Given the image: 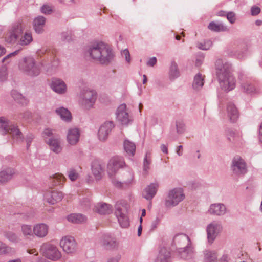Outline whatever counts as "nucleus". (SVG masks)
Masks as SVG:
<instances>
[{
	"instance_id": "f257e3e1",
	"label": "nucleus",
	"mask_w": 262,
	"mask_h": 262,
	"mask_svg": "<svg viewBox=\"0 0 262 262\" xmlns=\"http://www.w3.org/2000/svg\"><path fill=\"white\" fill-rule=\"evenodd\" d=\"M215 73L223 90L229 92L235 88L236 79L232 74V67L230 63L217 59L215 62Z\"/></svg>"
},
{
	"instance_id": "f03ea898",
	"label": "nucleus",
	"mask_w": 262,
	"mask_h": 262,
	"mask_svg": "<svg viewBox=\"0 0 262 262\" xmlns=\"http://www.w3.org/2000/svg\"><path fill=\"white\" fill-rule=\"evenodd\" d=\"M125 164L122 157L116 156L111 159L107 164V173L111 179L112 184L118 188H125L131 185L133 181V175L128 173V178L126 180L122 182L116 179L115 176L117 171L125 166Z\"/></svg>"
},
{
	"instance_id": "7ed1b4c3",
	"label": "nucleus",
	"mask_w": 262,
	"mask_h": 262,
	"mask_svg": "<svg viewBox=\"0 0 262 262\" xmlns=\"http://www.w3.org/2000/svg\"><path fill=\"white\" fill-rule=\"evenodd\" d=\"M87 53L94 60L103 64H107L113 59L114 54L107 45L103 43H95L89 47Z\"/></svg>"
},
{
	"instance_id": "20e7f679",
	"label": "nucleus",
	"mask_w": 262,
	"mask_h": 262,
	"mask_svg": "<svg viewBox=\"0 0 262 262\" xmlns=\"http://www.w3.org/2000/svg\"><path fill=\"white\" fill-rule=\"evenodd\" d=\"M173 244L177 248L178 252L184 259H190L194 257L193 248L191 246L189 237L184 234L176 235L173 239Z\"/></svg>"
},
{
	"instance_id": "39448f33",
	"label": "nucleus",
	"mask_w": 262,
	"mask_h": 262,
	"mask_svg": "<svg viewBox=\"0 0 262 262\" xmlns=\"http://www.w3.org/2000/svg\"><path fill=\"white\" fill-rule=\"evenodd\" d=\"M97 98V92L92 89L85 88L82 89L78 95V104L84 110L93 108Z\"/></svg>"
},
{
	"instance_id": "423d86ee",
	"label": "nucleus",
	"mask_w": 262,
	"mask_h": 262,
	"mask_svg": "<svg viewBox=\"0 0 262 262\" xmlns=\"http://www.w3.org/2000/svg\"><path fill=\"white\" fill-rule=\"evenodd\" d=\"M0 133L3 135L10 134L14 142L19 143L23 141L24 136L18 127L5 117H0Z\"/></svg>"
},
{
	"instance_id": "0eeeda50",
	"label": "nucleus",
	"mask_w": 262,
	"mask_h": 262,
	"mask_svg": "<svg viewBox=\"0 0 262 262\" xmlns=\"http://www.w3.org/2000/svg\"><path fill=\"white\" fill-rule=\"evenodd\" d=\"M19 70L26 75L35 77L40 74V69L36 65L35 59L32 57L23 59L19 64Z\"/></svg>"
},
{
	"instance_id": "6e6552de",
	"label": "nucleus",
	"mask_w": 262,
	"mask_h": 262,
	"mask_svg": "<svg viewBox=\"0 0 262 262\" xmlns=\"http://www.w3.org/2000/svg\"><path fill=\"white\" fill-rule=\"evenodd\" d=\"M185 198L184 189L181 187H176L170 190L165 201V205L168 208L177 206Z\"/></svg>"
},
{
	"instance_id": "1a4fd4ad",
	"label": "nucleus",
	"mask_w": 262,
	"mask_h": 262,
	"mask_svg": "<svg viewBox=\"0 0 262 262\" xmlns=\"http://www.w3.org/2000/svg\"><path fill=\"white\" fill-rule=\"evenodd\" d=\"M41 254L48 259L57 261L61 257L62 254L58 248L50 243H43L40 247Z\"/></svg>"
},
{
	"instance_id": "9d476101",
	"label": "nucleus",
	"mask_w": 262,
	"mask_h": 262,
	"mask_svg": "<svg viewBox=\"0 0 262 262\" xmlns=\"http://www.w3.org/2000/svg\"><path fill=\"white\" fill-rule=\"evenodd\" d=\"M231 170L236 176H242L247 172V165L244 160L239 156H235L232 160Z\"/></svg>"
},
{
	"instance_id": "9b49d317",
	"label": "nucleus",
	"mask_w": 262,
	"mask_h": 262,
	"mask_svg": "<svg viewBox=\"0 0 262 262\" xmlns=\"http://www.w3.org/2000/svg\"><path fill=\"white\" fill-rule=\"evenodd\" d=\"M116 115L117 121L123 126L130 124L133 120L125 104H122L118 106Z\"/></svg>"
},
{
	"instance_id": "f8f14e48",
	"label": "nucleus",
	"mask_w": 262,
	"mask_h": 262,
	"mask_svg": "<svg viewBox=\"0 0 262 262\" xmlns=\"http://www.w3.org/2000/svg\"><path fill=\"white\" fill-rule=\"evenodd\" d=\"M24 25L19 22L13 24L5 36V41L10 44H14L17 41L18 36L23 33Z\"/></svg>"
},
{
	"instance_id": "ddd939ff",
	"label": "nucleus",
	"mask_w": 262,
	"mask_h": 262,
	"mask_svg": "<svg viewBox=\"0 0 262 262\" xmlns=\"http://www.w3.org/2000/svg\"><path fill=\"white\" fill-rule=\"evenodd\" d=\"M115 207V214L120 225L123 228L127 227L129 225V223L124 204L121 202H117Z\"/></svg>"
},
{
	"instance_id": "4468645a",
	"label": "nucleus",
	"mask_w": 262,
	"mask_h": 262,
	"mask_svg": "<svg viewBox=\"0 0 262 262\" xmlns=\"http://www.w3.org/2000/svg\"><path fill=\"white\" fill-rule=\"evenodd\" d=\"M222 229L220 223L216 221H212L208 224L206 228L207 242L212 244L215 240Z\"/></svg>"
},
{
	"instance_id": "2eb2a0df",
	"label": "nucleus",
	"mask_w": 262,
	"mask_h": 262,
	"mask_svg": "<svg viewBox=\"0 0 262 262\" xmlns=\"http://www.w3.org/2000/svg\"><path fill=\"white\" fill-rule=\"evenodd\" d=\"M60 246L63 251L67 254H72L76 251V243L75 239L70 236L62 237L60 242Z\"/></svg>"
},
{
	"instance_id": "dca6fc26",
	"label": "nucleus",
	"mask_w": 262,
	"mask_h": 262,
	"mask_svg": "<svg viewBox=\"0 0 262 262\" xmlns=\"http://www.w3.org/2000/svg\"><path fill=\"white\" fill-rule=\"evenodd\" d=\"M63 198V193L57 190H47L44 194L45 200L51 205H54L61 201Z\"/></svg>"
},
{
	"instance_id": "f3484780",
	"label": "nucleus",
	"mask_w": 262,
	"mask_h": 262,
	"mask_svg": "<svg viewBox=\"0 0 262 262\" xmlns=\"http://www.w3.org/2000/svg\"><path fill=\"white\" fill-rule=\"evenodd\" d=\"M207 212L208 214L214 216H223L227 212V208L223 203H213L209 206Z\"/></svg>"
},
{
	"instance_id": "a211bd4d",
	"label": "nucleus",
	"mask_w": 262,
	"mask_h": 262,
	"mask_svg": "<svg viewBox=\"0 0 262 262\" xmlns=\"http://www.w3.org/2000/svg\"><path fill=\"white\" fill-rule=\"evenodd\" d=\"M80 137V131L77 127H71L67 130L66 140L71 146L76 145L79 142Z\"/></svg>"
},
{
	"instance_id": "6ab92c4d",
	"label": "nucleus",
	"mask_w": 262,
	"mask_h": 262,
	"mask_svg": "<svg viewBox=\"0 0 262 262\" xmlns=\"http://www.w3.org/2000/svg\"><path fill=\"white\" fill-rule=\"evenodd\" d=\"M114 126L113 122L111 121H107L103 123L98 133L99 139L102 141H105Z\"/></svg>"
},
{
	"instance_id": "aec40b11",
	"label": "nucleus",
	"mask_w": 262,
	"mask_h": 262,
	"mask_svg": "<svg viewBox=\"0 0 262 262\" xmlns=\"http://www.w3.org/2000/svg\"><path fill=\"white\" fill-rule=\"evenodd\" d=\"M49 148L53 152L58 154L61 152L62 147L61 146V141L60 137L58 136H54L49 138L46 141Z\"/></svg>"
},
{
	"instance_id": "412c9836",
	"label": "nucleus",
	"mask_w": 262,
	"mask_h": 262,
	"mask_svg": "<svg viewBox=\"0 0 262 262\" xmlns=\"http://www.w3.org/2000/svg\"><path fill=\"white\" fill-rule=\"evenodd\" d=\"M51 89L59 94H65L67 91V86L66 83L60 79L54 78L51 83Z\"/></svg>"
},
{
	"instance_id": "4be33fe9",
	"label": "nucleus",
	"mask_w": 262,
	"mask_h": 262,
	"mask_svg": "<svg viewBox=\"0 0 262 262\" xmlns=\"http://www.w3.org/2000/svg\"><path fill=\"white\" fill-rule=\"evenodd\" d=\"M159 188L157 182L151 183L147 185L142 192L143 198L147 200H151L155 196Z\"/></svg>"
},
{
	"instance_id": "5701e85b",
	"label": "nucleus",
	"mask_w": 262,
	"mask_h": 262,
	"mask_svg": "<svg viewBox=\"0 0 262 262\" xmlns=\"http://www.w3.org/2000/svg\"><path fill=\"white\" fill-rule=\"evenodd\" d=\"M49 226L45 223H37L33 226L34 235L38 238L46 237L49 231Z\"/></svg>"
},
{
	"instance_id": "b1692460",
	"label": "nucleus",
	"mask_w": 262,
	"mask_h": 262,
	"mask_svg": "<svg viewBox=\"0 0 262 262\" xmlns=\"http://www.w3.org/2000/svg\"><path fill=\"white\" fill-rule=\"evenodd\" d=\"M99 243L106 248L115 247L116 241L109 234H103L99 238Z\"/></svg>"
},
{
	"instance_id": "393cba45",
	"label": "nucleus",
	"mask_w": 262,
	"mask_h": 262,
	"mask_svg": "<svg viewBox=\"0 0 262 262\" xmlns=\"http://www.w3.org/2000/svg\"><path fill=\"white\" fill-rule=\"evenodd\" d=\"M16 173L13 168L7 167L0 171V183L4 184L10 181Z\"/></svg>"
},
{
	"instance_id": "a878e982",
	"label": "nucleus",
	"mask_w": 262,
	"mask_h": 262,
	"mask_svg": "<svg viewBox=\"0 0 262 262\" xmlns=\"http://www.w3.org/2000/svg\"><path fill=\"white\" fill-rule=\"evenodd\" d=\"M93 209L100 214H109L113 212L112 206L104 202L97 203Z\"/></svg>"
},
{
	"instance_id": "bb28decb",
	"label": "nucleus",
	"mask_w": 262,
	"mask_h": 262,
	"mask_svg": "<svg viewBox=\"0 0 262 262\" xmlns=\"http://www.w3.org/2000/svg\"><path fill=\"white\" fill-rule=\"evenodd\" d=\"M92 173L95 180L99 181L102 177L103 169L101 163L98 161H94L91 165Z\"/></svg>"
},
{
	"instance_id": "cd10ccee",
	"label": "nucleus",
	"mask_w": 262,
	"mask_h": 262,
	"mask_svg": "<svg viewBox=\"0 0 262 262\" xmlns=\"http://www.w3.org/2000/svg\"><path fill=\"white\" fill-rule=\"evenodd\" d=\"M46 19L42 16L35 17L33 20V28L36 33L41 34L44 31Z\"/></svg>"
},
{
	"instance_id": "c85d7f7f",
	"label": "nucleus",
	"mask_w": 262,
	"mask_h": 262,
	"mask_svg": "<svg viewBox=\"0 0 262 262\" xmlns=\"http://www.w3.org/2000/svg\"><path fill=\"white\" fill-rule=\"evenodd\" d=\"M227 116L230 120L232 122H236L239 117V113L237 108L234 104L229 103L227 107Z\"/></svg>"
},
{
	"instance_id": "c756f323",
	"label": "nucleus",
	"mask_w": 262,
	"mask_h": 262,
	"mask_svg": "<svg viewBox=\"0 0 262 262\" xmlns=\"http://www.w3.org/2000/svg\"><path fill=\"white\" fill-rule=\"evenodd\" d=\"M170 259V253L165 247L161 248L155 259V262H168Z\"/></svg>"
},
{
	"instance_id": "7c9ffc66",
	"label": "nucleus",
	"mask_w": 262,
	"mask_h": 262,
	"mask_svg": "<svg viewBox=\"0 0 262 262\" xmlns=\"http://www.w3.org/2000/svg\"><path fill=\"white\" fill-rule=\"evenodd\" d=\"M241 90L247 94H254L259 93V91L255 86L249 81H243L241 83Z\"/></svg>"
},
{
	"instance_id": "2f4dec72",
	"label": "nucleus",
	"mask_w": 262,
	"mask_h": 262,
	"mask_svg": "<svg viewBox=\"0 0 262 262\" xmlns=\"http://www.w3.org/2000/svg\"><path fill=\"white\" fill-rule=\"evenodd\" d=\"M68 221L73 224H81L84 222L86 218L80 213H71L67 217Z\"/></svg>"
},
{
	"instance_id": "473e14b6",
	"label": "nucleus",
	"mask_w": 262,
	"mask_h": 262,
	"mask_svg": "<svg viewBox=\"0 0 262 262\" xmlns=\"http://www.w3.org/2000/svg\"><path fill=\"white\" fill-rule=\"evenodd\" d=\"M16 250L14 248L8 246L6 244L0 241V256L5 255H12L15 254Z\"/></svg>"
},
{
	"instance_id": "72a5a7b5",
	"label": "nucleus",
	"mask_w": 262,
	"mask_h": 262,
	"mask_svg": "<svg viewBox=\"0 0 262 262\" xmlns=\"http://www.w3.org/2000/svg\"><path fill=\"white\" fill-rule=\"evenodd\" d=\"M56 113L59 115L61 119L66 121H70L72 119V116L71 113L68 110V109L60 107L56 110Z\"/></svg>"
},
{
	"instance_id": "f704fd0d",
	"label": "nucleus",
	"mask_w": 262,
	"mask_h": 262,
	"mask_svg": "<svg viewBox=\"0 0 262 262\" xmlns=\"http://www.w3.org/2000/svg\"><path fill=\"white\" fill-rule=\"evenodd\" d=\"M228 140L234 144L238 143L242 141L241 135L232 130H228L226 133Z\"/></svg>"
},
{
	"instance_id": "c9c22d12",
	"label": "nucleus",
	"mask_w": 262,
	"mask_h": 262,
	"mask_svg": "<svg viewBox=\"0 0 262 262\" xmlns=\"http://www.w3.org/2000/svg\"><path fill=\"white\" fill-rule=\"evenodd\" d=\"M204 85V78L200 74H197L194 77L192 84L193 89L195 91H199Z\"/></svg>"
},
{
	"instance_id": "e433bc0d",
	"label": "nucleus",
	"mask_w": 262,
	"mask_h": 262,
	"mask_svg": "<svg viewBox=\"0 0 262 262\" xmlns=\"http://www.w3.org/2000/svg\"><path fill=\"white\" fill-rule=\"evenodd\" d=\"M124 149L129 156H134L136 151L135 144L128 140H125L123 144Z\"/></svg>"
},
{
	"instance_id": "4c0bfd02",
	"label": "nucleus",
	"mask_w": 262,
	"mask_h": 262,
	"mask_svg": "<svg viewBox=\"0 0 262 262\" xmlns=\"http://www.w3.org/2000/svg\"><path fill=\"white\" fill-rule=\"evenodd\" d=\"M208 28L209 30L214 32L226 31L228 30L227 26L222 23L214 21L210 23Z\"/></svg>"
},
{
	"instance_id": "58836bf2",
	"label": "nucleus",
	"mask_w": 262,
	"mask_h": 262,
	"mask_svg": "<svg viewBox=\"0 0 262 262\" xmlns=\"http://www.w3.org/2000/svg\"><path fill=\"white\" fill-rule=\"evenodd\" d=\"M151 162L152 160L150 154L149 152H146L144 158L143 164V172L144 174L147 175L148 173Z\"/></svg>"
},
{
	"instance_id": "ea45409f",
	"label": "nucleus",
	"mask_w": 262,
	"mask_h": 262,
	"mask_svg": "<svg viewBox=\"0 0 262 262\" xmlns=\"http://www.w3.org/2000/svg\"><path fill=\"white\" fill-rule=\"evenodd\" d=\"M217 258V253L214 251L205 250L204 252V262H215Z\"/></svg>"
},
{
	"instance_id": "a19ab883",
	"label": "nucleus",
	"mask_w": 262,
	"mask_h": 262,
	"mask_svg": "<svg viewBox=\"0 0 262 262\" xmlns=\"http://www.w3.org/2000/svg\"><path fill=\"white\" fill-rule=\"evenodd\" d=\"M21 232L25 237H29L34 235L33 227L31 225L23 224L21 226Z\"/></svg>"
},
{
	"instance_id": "79ce46f5",
	"label": "nucleus",
	"mask_w": 262,
	"mask_h": 262,
	"mask_svg": "<svg viewBox=\"0 0 262 262\" xmlns=\"http://www.w3.org/2000/svg\"><path fill=\"white\" fill-rule=\"evenodd\" d=\"M33 40L31 33L26 32L18 40L17 43L20 46H25L30 44Z\"/></svg>"
},
{
	"instance_id": "37998d69",
	"label": "nucleus",
	"mask_w": 262,
	"mask_h": 262,
	"mask_svg": "<svg viewBox=\"0 0 262 262\" xmlns=\"http://www.w3.org/2000/svg\"><path fill=\"white\" fill-rule=\"evenodd\" d=\"M180 73L178 69L177 64L174 61L171 62L169 72V78L171 80H173L178 77Z\"/></svg>"
},
{
	"instance_id": "c03bdc74",
	"label": "nucleus",
	"mask_w": 262,
	"mask_h": 262,
	"mask_svg": "<svg viewBox=\"0 0 262 262\" xmlns=\"http://www.w3.org/2000/svg\"><path fill=\"white\" fill-rule=\"evenodd\" d=\"M248 54V48L245 47L242 49H239L235 51L233 54V56L238 59L242 60L246 58Z\"/></svg>"
},
{
	"instance_id": "a18cd8bd",
	"label": "nucleus",
	"mask_w": 262,
	"mask_h": 262,
	"mask_svg": "<svg viewBox=\"0 0 262 262\" xmlns=\"http://www.w3.org/2000/svg\"><path fill=\"white\" fill-rule=\"evenodd\" d=\"M66 180V178L61 173H56L53 177V185L58 186L62 185Z\"/></svg>"
},
{
	"instance_id": "49530a36",
	"label": "nucleus",
	"mask_w": 262,
	"mask_h": 262,
	"mask_svg": "<svg viewBox=\"0 0 262 262\" xmlns=\"http://www.w3.org/2000/svg\"><path fill=\"white\" fill-rule=\"evenodd\" d=\"M67 176L70 181L74 182L79 178V173L76 169L70 168L68 171Z\"/></svg>"
},
{
	"instance_id": "de8ad7c7",
	"label": "nucleus",
	"mask_w": 262,
	"mask_h": 262,
	"mask_svg": "<svg viewBox=\"0 0 262 262\" xmlns=\"http://www.w3.org/2000/svg\"><path fill=\"white\" fill-rule=\"evenodd\" d=\"M4 235L5 238L11 242L16 243L18 241V237L17 234L12 231L5 232Z\"/></svg>"
},
{
	"instance_id": "09e8293b",
	"label": "nucleus",
	"mask_w": 262,
	"mask_h": 262,
	"mask_svg": "<svg viewBox=\"0 0 262 262\" xmlns=\"http://www.w3.org/2000/svg\"><path fill=\"white\" fill-rule=\"evenodd\" d=\"M212 42L209 40H205L202 42H198L196 47L200 50H207L210 49L212 46Z\"/></svg>"
},
{
	"instance_id": "8fccbe9b",
	"label": "nucleus",
	"mask_w": 262,
	"mask_h": 262,
	"mask_svg": "<svg viewBox=\"0 0 262 262\" xmlns=\"http://www.w3.org/2000/svg\"><path fill=\"white\" fill-rule=\"evenodd\" d=\"M177 132L179 134L184 133L186 130L185 124L182 121H177L176 122Z\"/></svg>"
},
{
	"instance_id": "3c124183",
	"label": "nucleus",
	"mask_w": 262,
	"mask_h": 262,
	"mask_svg": "<svg viewBox=\"0 0 262 262\" xmlns=\"http://www.w3.org/2000/svg\"><path fill=\"white\" fill-rule=\"evenodd\" d=\"M11 96L13 98V99L17 101L19 103H23V100L24 99V97L23 95L18 92L16 91H12L11 92Z\"/></svg>"
},
{
	"instance_id": "603ef678",
	"label": "nucleus",
	"mask_w": 262,
	"mask_h": 262,
	"mask_svg": "<svg viewBox=\"0 0 262 262\" xmlns=\"http://www.w3.org/2000/svg\"><path fill=\"white\" fill-rule=\"evenodd\" d=\"M8 73L7 68L3 66L0 68V81H5L7 79Z\"/></svg>"
},
{
	"instance_id": "864d4df0",
	"label": "nucleus",
	"mask_w": 262,
	"mask_h": 262,
	"mask_svg": "<svg viewBox=\"0 0 262 262\" xmlns=\"http://www.w3.org/2000/svg\"><path fill=\"white\" fill-rule=\"evenodd\" d=\"M55 136L54 134L53 130L49 128H46L43 132V137L45 138L46 141L49 138Z\"/></svg>"
},
{
	"instance_id": "5fc2aeb1",
	"label": "nucleus",
	"mask_w": 262,
	"mask_h": 262,
	"mask_svg": "<svg viewBox=\"0 0 262 262\" xmlns=\"http://www.w3.org/2000/svg\"><path fill=\"white\" fill-rule=\"evenodd\" d=\"M80 204L83 209L86 210L90 207V200L86 198H83L82 200H80Z\"/></svg>"
},
{
	"instance_id": "6e6d98bb",
	"label": "nucleus",
	"mask_w": 262,
	"mask_h": 262,
	"mask_svg": "<svg viewBox=\"0 0 262 262\" xmlns=\"http://www.w3.org/2000/svg\"><path fill=\"white\" fill-rule=\"evenodd\" d=\"M41 12L45 14H50L53 11V7L49 5H43L40 8Z\"/></svg>"
},
{
	"instance_id": "4d7b16f0",
	"label": "nucleus",
	"mask_w": 262,
	"mask_h": 262,
	"mask_svg": "<svg viewBox=\"0 0 262 262\" xmlns=\"http://www.w3.org/2000/svg\"><path fill=\"white\" fill-rule=\"evenodd\" d=\"M121 55L125 59V61L129 63L130 62V53L128 49H126L121 52Z\"/></svg>"
},
{
	"instance_id": "13d9d810",
	"label": "nucleus",
	"mask_w": 262,
	"mask_h": 262,
	"mask_svg": "<svg viewBox=\"0 0 262 262\" xmlns=\"http://www.w3.org/2000/svg\"><path fill=\"white\" fill-rule=\"evenodd\" d=\"M161 219L160 217L157 216L151 222V230L156 229L161 222Z\"/></svg>"
},
{
	"instance_id": "bf43d9fd",
	"label": "nucleus",
	"mask_w": 262,
	"mask_h": 262,
	"mask_svg": "<svg viewBox=\"0 0 262 262\" xmlns=\"http://www.w3.org/2000/svg\"><path fill=\"white\" fill-rule=\"evenodd\" d=\"M260 8L258 7L254 6L251 8V13L253 16L258 15L260 12Z\"/></svg>"
},
{
	"instance_id": "052dcab7",
	"label": "nucleus",
	"mask_w": 262,
	"mask_h": 262,
	"mask_svg": "<svg viewBox=\"0 0 262 262\" xmlns=\"http://www.w3.org/2000/svg\"><path fill=\"white\" fill-rule=\"evenodd\" d=\"M227 18L229 20V21L231 23L233 24L235 21V14L233 12H229L226 14Z\"/></svg>"
},
{
	"instance_id": "680f3d73",
	"label": "nucleus",
	"mask_w": 262,
	"mask_h": 262,
	"mask_svg": "<svg viewBox=\"0 0 262 262\" xmlns=\"http://www.w3.org/2000/svg\"><path fill=\"white\" fill-rule=\"evenodd\" d=\"M217 262H230V258L227 254L224 253L219 258Z\"/></svg>"
},
{
	"instance_id": "e2e57ef3",
	"label": "nucleus",
	"mask_w": 262,
	"mask_h": 262,
	"mask_svg": "<svg viewBox=\"0 0 262 262\" xmlns=\"http://www.w3.org/2000/svg\"><path fill=\"white\" fill-rule=\"evenodd\" d=\"M204 60V56L203 55L198 56L195 61V65L196 67H200L203 63Z\"/></svg>"
},
{
	"instance_id": "0e129e2a",
	"label": "nucleus",
	"mask_w": 262,
	"mask_h": 262,
	"mask_svg": "<svg viewBox=\"0 0 262 262\" xmlns=\"http://www.w3.org/2000/svg\"><path fill=\"white\" fill-rule=\"evenodd\" d=\"M157 63V59L155 57H152L149 59L147 62V65L149 67H154Z\"/></svg>"
},
{
	"instance_id": "69168bd1",
	"label": "nucleus",
	"mask_w": 262,
	"mask_h": 262,
	"mask_svg": "<svg viewBox=\"0 0 262 262\" xmlns=\"http://www.w3.org/2000/svg\"><path fill=\"white\" fill-rule=\"evenodd\" d=\"M31 116V114L30 112L26 111L20 114V117L23 119L26 120L29 119Z\"/></svg>"
},
{
	"instance_id": "338daca9",
	"label": "nucleus",
	"mask_w": 262,
	"mask_h": 262,
	"mask_svg": "<svg viewBox=\"0 0 262 262\" xmlns=\"http://www.w3.org/2000/svg\"><path fill=\"white\" fill-rule=\"evenodd\" d=\"M19 52V50H17V51H15L12 53H11L10 54H9L8 55H7L6 57H5L3 60H2V62H4L5 61H6L7 60V59H8L10 57H11L12 56H15L16 55H17L18 54Z\"/></svg>"
},
{
	"instance_id": "774afa93",
	"label": "nucleus",
	"mask_w": 262,
	"mask_h": 262,
	"mask_svg": "<svg viewBox=\"0 0 262 262\" xmlns=\"http://www.w3.org/2000/svg\"><path fill=\"white\" fill-rule=\"evenodd\" d=\"M176 152L179 156H181L183 155V146L182 145H179L176 150Z\"/></svg>"
}]
</instances>
